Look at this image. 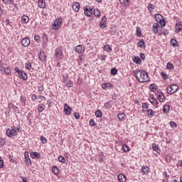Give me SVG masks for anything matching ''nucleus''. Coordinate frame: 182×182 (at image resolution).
<instances>
[{"mask_svg":"<svg viewBox=\"0 0 182 182\" xmlns=\"http://www.w3.org/2000/svg\"><path fill=\"white\" fill-rule=\"evenodd\" d=\"M133 74L139 83H146V82H149V80H150L149 74L144 70H136L133 71Z\"/></svg>","mask_w":182,"mask_h":182,"instance_id":"obj_1","label":"nucleus"},{"mask_svg":"<svg viewBox=\"0 0 182 182\" xmlns=\"http://www.w3.org/2000/svg\"><path fill=\"white\" fill-rule=\"evenodd\" d=\"M154 18L155 21H156V22L161 25V28H164V26H166V21H164V17L161 14H155Z\"/></svg>","mask_w":182,"mask_h":182,"instance_id":"obj_2","label":"nucleus"},{"mask_svg":"<svg viewBox=\"0 0 182 182\" xmlns=\"http://www.w3.org/2000/svg\"><path fill=\"white\" fill-rule=\"evenodd\" d=\"M6 134L8 137H14L18 136V132L15 126L11 127V129H7Z\"/></svg>","mask_w":182,"mask_h":182,"instance_id":"obj_3","label":"nucleus"},{"mask_svg":"<svg viewBox=\"0 0 182 182\" xmlns=\"http://www.w3.org/2000/svg\"><path fill=\"white\" fill-rule=\"evenodd\" d=\"M177 90H178V85L176 84L171 85L166 88V92L168 95H174Z\"/></svg>","mask_w":182,"mask_h":182,"instance_id":"obj_4","label":"nucleus"},{"mask_svg":"<svg viewBox=\"0 0 182 182\" xmlns=\"http://www.w3.org/2000/svg\"><path fill=\"white\" fill-rule=\"evenodd\" d=\"M60 25H62V18H57L55 20L51 28L53 31H58L60 28Z\"/></svg>","mask_w":182,"mask_h":182,"instance_id":"obj_5","label":"nucleus"},{"mask_svg":"<svg viewBox=\"0 0 182 182\" xmlns=\"http://www.w3.org/2000/svg\"><path fill=\"white\" fill-rule=\"evenodd\" d=\"M68 75H63V81L67 87H73V82L70 79L68 78Z\"/></svg>","mask_w":182,"mask_h":182,"instance_id":"obj_6","label":"nucleus"},{"mask_svg":"<svg viewBox=\"0 0 182 182\" xmlns=\"http://www.w3.org/2000/svg\"><path fill=\"white\" fill-rule=\"evenodd\" d=\"M64 112L67 116H70V114H72V107H69L67 103L64 104Z\"/></svg>","mask_w":182,"mask_h":182,"instance_id":"obj_7","label":"nucleus"},{"mask_svg":"<svg viewBox=\"0 0 182 182\" xmlns=\"http://www.w3.org/2000/svg\"><path fill=\"white\" fill-rule=\"evenodd\" d=\"M21 45L24 46V48H28L29 45H31V40L28 37H25L21 41Z\"/></svg>","mask_w":182,"mask_h":182,"instance_id":"obj_8","label":"nucleus"},{"mask_svg":"<svg viewBox=\"0 0 182 182\" xmlns=\"http://www.w3.org/2000/svg\"><path fill=\"white\" fill-rule=\"evenodd\" d=\"M181 30H182V21H176V27H175L176 33H180Z\"/></svg>","mask_w":182,"mask_h":182,"instance_id":"obj_9","label":"nucleus"},{"mask_svg":"<svg viewBox=\"0 0 182 182\" xmlns=\"http://www.w3.org/2000/svg\"><path fill=\"white\" fill-rule=\"evenodd\" d=\"M42 42H43V48H46V46H48V35H46V33H43L42 37Z\"/></svg>","mask_w":182,"mask_h":182,"instance_id":"obj_10","label":"nucleus"},{"mask_svg":"<svg viewBox=\"0 0 182 182\" xmlns=\"http://www.w3.org/2000/svg\"><path fill=\"white\" fill-rule=\"evenodd\" d=\"M63 55V51L60 48H56L55 50V55L58 59H62V55Z\"/></svg>","mask_w":182,"mask_h":182,"instance_id":"obj_11","label":"nucleus"},{"mask_svg":"<svg viewBox=\"0 0 182 182\" xmlns=\"http://www.w3.org/2000/svg\"><path fill=\"white\" fill-rule=\"evenodd\" d=\"M157 99L161 103L164 102H165L164 94L161 92H157Z\"/></svg>","mask_w":182,"mask_h":182,"instance_id":"obj_12","label":"nucleus"},{"mask_svg":"<svg viewBox=\"0 0 182 182\" xmlns=\"http://www.w3.org/2000/svg\"><path fill=\"white\" fill-rule=\"evenodd\" d=\"M72 8L75 12H77L80 10V4L79 2H73Z\"/></svg>","mask_w":182,"mask_h":182,"instance_id":"obj_13","label":"nucleus"},{"mask_svg":"<svg viewBox=\"0 0 182 182\" xmlns=\"http://www.w3.org/2000/svg\"><path fill=\"white\" fill-rule=\"evenodd\" d=\"M75 52L77 53H83L85 52V46L82 45H78L75 48Z\"/></svg>","mask_w":182,"mask_h":182,"instance_id":"obj_14","label":"nucleus"},{"mask_svg":"<svg viewBox=\"0 0 182 182\" xmlns=\"http://www.w3.org/2000/svg\"><path fill=\"white\" fill-rule=\"evenodd\" d=\"M106 22H107V18L105 16H104L102 18L101 21L100 23V27L102 29L105 28V27L106 26Z\"/></svg>","mask_w":182,"mask_h":182,"instance_id":"obj_15","label":"nucleus"},{"mask_svg":"<svg viewBox=\"0 0 182 182\" xmlns=\"http://www.w3.org/2000/svg\"><path fill=\"white\" fill-rule=\"evenodd\" d=\"M18 76L20 79H22L23 80H28V75H26V73L23 72V70H21L20 73H18Z\"/></svg>","mask_w":182,"mask_h":182,"instance_id":"obj_16","label":"nucleus"},{"mask_svg":"<svg viewBox=\"0 0 182 182\" xmlns=\"http://www.w3.org/2000/svg\"><path fill=\"white\" fill-rule=\"evenodd\" d=\"M39 59L41 62H46V55H45V51H40Z\"/></svg>","mask_w":182,"mask_h":182,"instance_id":"obj_17","label":"nucleus"},{"mask_svg":"<svg viewBox=\"0 0 182 182\" xmlns=\"http://www.w3.org/2000/svg\"><path fill=\"white\" fill-rule=\"evenodd\" d=\"M93 13V9H88V8H85L84 9V14L85 15V16H91L92 14Z\"/></svg>","mask_w":182,"mask_h":182,"instance_id":"obj_18","label":"nucleus"},{"mask_svg":"<svg viewBox=\"0 0 182 182\" xmlns=\"http://www.w3.org/2000/svg\"><path fill=\"white\" fill-rule=\"evenodd\" d=\"M30 157H31V159H41V154L38 152H31L30 154Z\"/></svg>","mask_w":182,"mask_h":182,"instance_id":"obj_19","label":"nucleus"},{"mask_svg":"<svg viewBox=\"0 0 182 182\" xmlns=\"http://www.w3.org/2000/svg\"><path fill=\"white\" fill-rule=\"evenodd\" d=\"M152 149H153L154 151H156L158 153V154H160V153L161 152V149H160V147L159 146V144H153Z\"/></svg>","mask_w":182,"mask_h":182,"instance_id":"obj_20","label":"nucleus"},{"mask_svg":"<svg viewBox=\"0 0 182 182\" xmlns=\"http://www.w3.org/2000/svg\"><path fill=\"white\" fill-rule=\"evenodd\" d=\"M127 178H126V176H124V174L123 173H119L118 175V181L119 182H126L127 181Z\"/></svg>","mask_w":182,"mask_h":182,"instance_id":"obj_21","label":"nucleus"},{"mask_svg":"<svg viewBox=\"0 0 182 182\" xmlns=\"http://www.w3.org/2000/svg\"><path fill=\"white\" fill-rule=\"evenodd\" d=\"M117 118L119 120V122H124V120H126V114L124 112L119 114L117 115Z\"/></svg>","mask_w":182,"mask_h":182,"instance_id":"obj_22","label":"nucleus"},{"mask_svg":"<svg viewBox=\"0 0 182 182\" xmlns=\"http://www.w3.org/2000/svg\"><path fill=\"white\" fill-rule=\"evenodd\" d=\"M149 102L153 105V106H158L159 105V101L154 97H151L149 98Z\"/></svg>","mask_w":182,"mask_h":182,"instance_id":"obj_23","label":"nucleus"},{"mask_svg":"<svg viewBox=\"0 0 182 182\" xmlns=\"http://www.w3.org/2000/svg\"><path fill=\"white\" fill-rule=\"evenodd\" d=\"M38 6L41 9H45L46 8V2L45 0H38Z\"/></svg>","mask_w":182,"mask_h":182,"instance_id":"obj_24","label":"nucleus"},{"mask_svg":"<svg viewBox=\"0 0 182 182\" xmlns=\"http://www.w3.org/2000/svg\"><path fill=\"white\" fill-rule=\"evenodd\" d=\"M102 89H105V90L113 89V85H112L109 82H106V83L102 84Z\"/></svg>","mask_w":182,"mask_h":182,"instance_id":"obj_25","label":"nucleus"},{"mask_svg":"<svg viewBox=\"0 0 182 182\" xmlns=\"http://www.w3.org/2000/svg\"><path fill=\"white\" fill-rule=\"evenodd\" d=\"M132 60L136 65H141V59H140V57L139 56H135L133 58Z\"/></svg>","mask_w":182,"mask_h":182,"instance_id":"obj_26","label":"nucleus"},{"mask_svg":"<svg viewBox=\"0 0 182 182\" xmlns=\"http://www.w3.org/2000/svg\"><path fill=\"white\" fill-rule=\"evenodd\" d=\"M119 4H121L122 6H129V5H130V0H119Z\"/></svg>","mask_w":182,"mask_h":182,"instance_id":"obj_27","label":"nucleus"},{"mask_svg":"<svg viewBox=\"0 0 182 182\" xmlns=\"http://www.w3.org/2000/svg\"><path fill=\"white\" fill-rule=\"evenodd\" d=\"M141 171L144 174H149V173H150V168L149 166H144L141 167Z\"/></svg>","mask_w":182,"mask_h":182,"instance_id":"obj_28","label":"nucleus"},{"mask_svg":"<svg viewBox=\"0 0 182 182\" xmlns=\"http://www.w3.org/2000/svg\"><path fill=\"white\" fill-rule=\"evenodd\" d=\"M137 46L139 48H143L144 49V48H146V43L144 42V40L141 39L140 41H139L137 43Z\"/></svg>","mask_w":182,"mask_h":182,"instance_id":"obj_29","label":"nucleus"},{"mask_svg":"<svg viewBox=\"0 0 182 182\" xmlns=\"http://www.w3.org/2000/svg\"><path fill=\"white\" fill-rule=\"evenodd\" d=\"M21 22L22 23H28L29 22V17L26 15H23L21 16Z\"/></svg>","mask_w":182,"mask_h":182,"instance_id":"obj_30","label":"nucleus"},{"mask_svg":"<svg viewBox=\"0 0 182 182\" xmlns=\"http://www.w3.org/2000/svg\"><path fill=\"white\" fill-rule=\"evenodd\" d=\"M170 112V105H165L163 107V113L165 114H167Z\"/></svg>","mask_w":182,"mask_h":182,"instance_id":"obj_31","label":"nucleus"},{"mask_svg":"<svg viewBox=\"0 0 182 182\" xmlns=\"http://www.w3.org/2000/svg\"><path fill=\"white\" fill-rule=\"evenodd\" d=\"M170 43L173 46V48H176V46H178V42H177V40L176 38H171L170 41Z\"/></svg>","mask_w":182,"mask_h":182,"instance_id":"obj_32","label":"nucleus"},{"mask_svg":"<svg viewBox=\"0 0 182 182\" xmlns=\"http://www.w3.org/2000/svg\"><path fill=\"white\" fill-rule=\"evenodd\" d=\"M52 173L53 174H55V176H58V174H59V168L58 166H53L52 168Z\"/></svg>","mask_w":182,"mask_h":182,"instance_id":"obj_33","label":"nucleus"},{"mask_svg":"<svg viewBox=\"0 0 182 182\" xmlns=\"http://www.w3.org/2000/svg\"><path fill=\"white\" fill-rule=\"evenodd\" d=\"M149 90L151 92H156L157 90V85L156 84L153 83L149 85Z\"/></svg>","mask_w":182,"mask_h":182,"instance_id":"obj_34","label":"nucleus"},{"mask_svg":"<svg viewBox=\"0 0 182 182\" xmlns=\"http://www.w3.org/2000/svg\"><path fill=\"white\" fill-rule=\"evenodd\" d=\"M147 115L150 118L154 117V111H153V109H148V110H147Z\"/></svg>","mask_w":182,"mask_h":182,"instance_id":"obj_35","label":"nucleus"},{"mask_svg":"<svg viewBox=\"0 0 182 182\" xmlns=\"http://www.w3.org/2000/svg\"><path fill=\"white\" fill-rule=\"evenodd\" d=\"M3 73H5V75H11V68L9 67H4Z\"/></svg>","mask_w":182,"mask_h":182,"instance_id":"obj_36","label":"nucleus"},{"mask_svg":"<svg viewBox=\"0 0 182 182\" xmlns=\"http://www.w3.org/2000/svg\"><path fill=\"white\" fill-rule=\"evenodd\" d=\"M122 150L124 153H128V151H130V148L127 144H123Z\"/></svg>","mask_w":182,"mask_h":182,"instance_id":"obj_37","label":"nucleus"},{"mask_svg":"<svg viewBox=\"0 0 182 182\" xmlns=\"http://www.w3.org/2000/svg\"><path fill=\"white\" fill-rule=\"evenodd\" d=\"M104 50L110 53L112 52V47H110V45H105L104 46Z\"/></svg>","mask_w":182,"mask_h":182,"instance_id":"obj_38","label":"nucleus"},{"mask_svg":"<svg viewBox=\"0 0 182 182\" xmlns=\"http://www.w3.org/2000/svg\"><path fill=\"white\" fill-rule=\"evenodd\" d=\"M45 110V105H38V111L39 113H42Z\"/></svg>","mask_w":182,"mask_h":182,"instance_id":"obj_39","label":"nucleus"},{"mask_svg":"<svg viewBox=\"0 0 182 182\" xmlns=\"http://www.w3.org/2000/svg\"><path fill=\"white\" fill-rule=\"evenodd\" d=\"M104 107H105V109H110V107H112V102L108 101V102H105L104 105Z\"/></svg>","mask_w":182,"mask_h":182,"instance_id":"obj_40","label":"nucleus"},{"mask_svg":"<svg viewBox=\"0 0 182 182\" xmlns=\"http://www.w3.org/2000/svg\"><path fill=\"white\" fill-rule=\"evenodd\" d=\"M95 116L96 117H102L103 116V113L102 111H100V109H97L95 111Z\"/></svg>","mask_w":182,"mask_h":182,"instance_id":"obj_41","label":"nucleus"},{"mask_svg":"<svg viewBox=\"0 0 182 182\" xmlns=\"http://www.w3.org/2000/svg\"><path fill=\"white\" fill-rule=\"evenodd\" d=\"M161 76L164 80H167V79H168V75L164 72L161 73Z\"/></svg>","mask_w":182,"mask_h":182,"instance_id":"obj_42","label":"nucleus"},{"mask_svg":"<svg viewBox=\"0 0 182 182\" xmlns=\"http://www.w3.org/2000/svg\"><path fill=\"white\" fill-rule=\"evenodd\" d=\"M2 2L6 5H12V4H14V0H2Z\"/></svg>","mask_w":182,"mask_h":182,"instance_id":"obj_43","label":"nucleus"},{"mask_svg":"<svg viewBox=\"0 0 182 182\" xmlns=\"http://www.w3.org/2000/svg\"><path fill=\"white\" fill-rule=\"evenodd\" d=\"M26 69L28 70H32V64L31 63H25Z\"/></svg>","mask_w":182,"mask_h":182,"instance_id":"obj_44","label":"nucleus"},{"mask_svg":"<svg viewBox=\"0 0 182 182\" xmlns=\"http://www.w3.org/2000/svg\"><path fill=\"white\" fill-rule=\"evenodd\" d=\"M136 36H141V28H140V27H136Z\"/></svg>","mask_w":182,"mask_h":182,"instance_id":"obj_45","label":"nucleus"},{"mask_svg":"<svg viewBox=\"0 0 182 182\" xmlns=\"http://www.w3.org/2000/svg\"><path fill=\"white\" fill-rule=\"evenodd\" d=\"M166 68L168 70L170 69L174 70V65H173V63L168 62L166 65Z\"/></svg>","mask_w":182,"mask_h":182,"instance_id":"obj_46","label":"nucleus"},{"mask_svg":"<svg viewBox=\"0 0 182 182\" xmlns=\"http://www.w3.org/2000/svg\"><path fill=\"white\" fill-rule=\"evenodd\" d=\"M25 159V163L26 164V166H31L32 164V161L30 159V158H24Z\"/></svg>","mask_w":182,"mask_h":182,"instance_id":"obj_47","label":"nucleus"},{"mask_svg":"<svg viewBox=\"0 0 182 182\" xmlns=\"http://www.w3.org/2000/svg\"><path fill=\"white\" fill-rule=\"evenodd\" d=\"M40 139H41V143H43V144H46V143H48V140L43 136H41L40 137Z\"/></svg>","mask_w":182,"mask_h":182,"instance_id":"obj_48","label":"nucleus"},{"mask_svg":"<svg viewBox=\"0 0 182 182\" xmlns=\"http://www.w3.org/2000/svg\"><path fill=\"white\" fill-rule=\"evenodd\" d=\"M94 15L95 16H100V11L97 9H94Z\"/></svg>","mask_w":182,"mask_h":182,"instance_id":"obj_49","label":"nucleus"},{"mask_svg":"<svg viewBox=\"0 0 182 182\" xmlns=\"http://www.w3.org/2000/svg\"><path fill=\"white\" fill-rule=\"evenodd\" d=\"M147 9L149 12H151L153 9H154V6H153V4H149L147 6Z\"/></svg>","mask_w":182,"mask_h":182,"instance_id":"obj_50","label":"nucleus"},{"mask_svg":"<svg viewBox=\"0 0 182 182\" xmlns=\"http://www.w3.org/2000/svg\"><path fill=\"white\" fill-rule=\"evenodd\" d=\"M5 146V140L0 136V147H4Z\"/></svg>","mask_w":182,"mask_h":182,"instance_id":"obj_51","label":"nucleus"},{"mask_svg":"<svg viewBox=\"0 0 182 182\" xmlns=\"http://www.w3.org/2000/svg\"><path fill=\"white\" fill-rule=\"evenodd\" d=\"M152 32L154 33H157L159 32V28H157V27H156V26H152Z\"/></svg>","mask_w":182,"mask_h":182,"instance_id":"obj_52","label":"nucleus"},{"mask_svg":"<svg viewBox=\"0 0 182 182\" xmlns=\"http://www.w3.org/2000/svg\"><path fill=\"white\" fill-rule=\"evenodd\" d=\"M58 160L60 163H65V157H63V156H58Z\"/></svg>","mask_w":182,"mask_h":182,"instance_id":"obj_53","label":"nucleus"},{"mask_svg":"<svg viewBox=\"0 0 182 182\" xmlns=\"http://www.w3.org/2000/svg\"><path fill=\"white\" fill-rule=\"evenodd\" d=\"M111 75H117V68H112L111 69Z\"/></svg>","mask_w":182,"mask_h":182,"instance_id":"obj_54","label":"nucleus"},{"mask_svg":"<svg viewBox=\"0 0 182 182\" xmlns=\"http://www.w3.org/2000/svg\"><path fill=\"white\" fill-rule=\"evenodd\" d=\"M170 126L171 127H172L173 129H176V127H177V124H176V122L171 121L170 122Z\"/></svg>","mask_w":182,"mask_h":182,"instance_id":"obj_55","label":"nucleus"},{"mask_svg":"<svg viewBox=\"0 0 182 182\" xmlns=\"http://www.w3.org/2000/svg\"><path fill=\"white\" fill-rule=\"evenodd\" d=\"M89 123L92 127L97 126V124H96V122H95V119H90Z\"/></svg>","mask_w":182,"mask_h":182,"instance_id":"obj_56","label":"nucleus"},{"mask_svg":"<svg viewBox=\"0 0 182 182\" xmlns=\"http://www.w3.org/2000/svg\"><path fill=\"white\" fill-rule=\"evenodd\" d=\"M20 102H21L22 103L26 105V99L25 98V97L21 96V98H20Z\"/></svg>","mask_w":182,"mask_h":182,"instance_id":"obj_57","label":"nucleus"},{"mask_svg":"<svg viewBox=\"0 0 182 182\" xmlns=\"http://www.w3.org/2000/svg\"><path fill=\"white\" fill-rule=\"evenodd\" d=\"M74 117L77 119H80V114L79 112H74Z\"/></svg>","mask_w":182,"mask_h":182,"instance_id":"obj_58","label":"nucleus"},{"mask_svg":"<svg viewBox=\"0 0 182 182\" xmlns=\"http://www.w3.org/2000/svg\"><path fill=\"white\" fill-rule=\"evenodd\" d=\"M142 107L143 109H149V103H146V102L142 103Z\"/></svg>","mask_w":182,"mask_h":182,"instance_id":"obj_59","label":"nucleus"},{"mask_svg":"<svg viewBox=\"0 0 182 182\" xmlns=\"http://www.w3.org/2000/svg\"><path fill=\"white\" fill-rule=\"evenodd\" d=\"M34 41H36V42H39V41H41V36H39V35L35 36Z\"/></svg>","mask_w":182,"mask_h":182,"instance_id":"obj_60","label":"nucleus"},{"mask_svg":"<svg viewBox=\"0 0 182 182\" xmlns=\"http://www.w3.org/2000/svg\"><path fill=\"white\" fill-rule=\"evenodd\" d=\"M38 100V96H36V95L33 94L31 96V100H33V102H35V100Z\"/></svg>","mask_w":182,"mask_h":182,"instance_id":"obj_61","label":"nucleus"},{"mask_svg":"<svg viewBox=\"0 0 182 182\" xmlns=\"http://www.w3.org/2000/svg\"><path fill=\"white\" fill-rule=\"evenodd\" d=\"M0 168H4V160H2V157H0Z\"/></svg>","mask_w":182,"mask_h":182,"instance_id":"obj_62","label":"nucleus"},{"mask_svg":"<svg viewBox=\"0 0 182 182\" xmlns=\"http://www.w3.org/2000/svg\"><path fill=\"white\" fill-rule=\"evenodd\" d=\"M17 130V132H18V133H21V132H22V129H21V125H17V127H16V131Z\"/></svg>","mask_w":182,"mask_h":182,"instance_id":"obj_63","label":"nucleus"},{"mask_svg":"<svg viewBox=\"0 0 182 182\" xmlns=\"http://www.w3.org/2000/svg\"><path fill=\"white\" fill-rule=\"evenodd\" d=\"M176 166H177V167H181V166H182V160H178Z\"/></svg>","mask_w":182,"mask_h":182,"instance_id":"obj_64","label":"nucleus"}]
</instances>
